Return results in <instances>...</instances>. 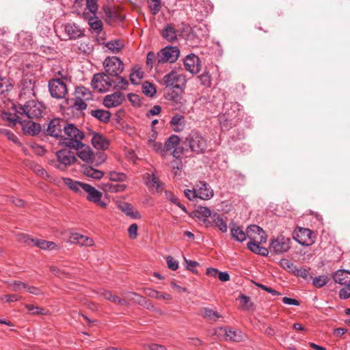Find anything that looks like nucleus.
<instances>
[{
  "label": "nucleus",
  "mask_w": 350,
  "mask_h": 350,
  "mask_svg": "<svg viewBox=\"0 0 350 350\" xmlns=\"http://www.w3.org/2000/svg\"><path fill=\"white\" fill-rule=\"evenodd\" d=\"M44 109V105L35 100H28L24 105H18L15 106V111L17 113L25 115L31 119L42 117Z\"/></svg>",
  "instance_id": "nucleus-1"
},
{
  "label": "nucleus",
  "mask_w": 350,
  "mask_h": 350,
  "mask_svg": "<svg viewBox=\"0 0 350 350\" xmlns=\"http://www.w3.org/2000/svg\"><path fill=\"white\" fill-rule=\"evenodd\" d=\"M187 143L191 151L199 154L205 152L207 148V142L202 135L196 131H192L186 137Z\"/></svg>",
  "instance_id": "nucleus-2"
},
{
  "label": "nucleus",
  "mask_w": 350,
  "mask_h": 350,
  "mask_svg": "<svg viewBox=\"0 0 350 350\" xmlns=\"http://www.w3.org/2000/svg\"><path fill=\"white\" fill-rule=\"evenodd\" d=\"M63 137L66 141L64 142L66 146L68 148L74 147L75 142H81L84 138V135L76 126L73 124L68 123L65 121L63 130Z\"/></svg>",
  "instance_id": "nucleus-3"
},
{
  "label": "nucleus",
  "mask_w": 350,
  "mask_h": 350,
  "mask_svg": "<svg viewBox=\"0 0 350 350\" xmlns=\"http://www.w3.org/2000/svg\"><path fill=\"white\" fill-rule=\"evenodd\" d=\"M336 283L343 286L339 291V297L347 299L350 297V272L346 270H338L333 275Z\"/></svg>",
  "instance_id": "nucleus-4"
},
{
  "label": "nucleus",
  "mask_w": 350,
  "mask_h": 350,
  "mask_svg": "<svg viewBox=\"0 0 350 350\" xmlns=\"http://www.w3.org/2000/svg\"><path fill=\"white\" fill-rule=\"evenodd\" d=\"M186 84L185 77L177 71L172 70L163 78V85L166 88L180 90V92Z\"/></svg>",
  "instance_id": "nucleus-5"
},
{
  "label": "nucleus",
  "mask_w": 350,
  "mask_h": 350,
  "mask_svg": "<svg viewBox=\"0 0 350 350\" xmlns=\"http://www.w3.org/2000/svg\"><path fill=\"white\" fill-rule=\"evenodd\" d=\"M49 90L51 96L57 99L66 97L68 93L66 84L62 79H52L49 81Z\"/></svg>",
  "instance_id": "nucleus-6"
},
{
  "label": "nucleus",
  "mask_w": 350,
  "mask_h": 350,
  "mask_svg": "<svg viewBox=\"0 0 350 350\" xmlns=\"http://www.w3.org/2000/svg\"><path fill=\"white\" fill-rule=\"evenodd\" d=\"M179 55L180 50L177 46H167L157 53V61L158 64L174 63Z\"/></svg>",
  "instance_id": "nucleus-7"
},
{
  "label": "nucleus",
  "mask_w": 350,
  "mask_h": 350,
  "mask_svg": "<svg viewBox=\"0 0 350 350\" xmlns=\"http://www.w3.org/2000/svg\"><path fill=\"white\" fill-rule=\"evenodd\" d=\"M56 157L57 163L55 166L61 170H64L66 167L70 166L77 161L75 153L68 149H62L57 151Z\"/></svg>",
  "instance_id": "nucleus-8"
},
{
  "label": "nucleus",
  "mask_w": 350,
  "mask_h": 350,
  "mask_svg": "<svg viewBox=\"0 0 350 350\" xmlns=\"http://www.w3.org/2000/svg\"><path fill=\"white\" fill-rule=\"evenodd\" d=\"M92 87L98 92H105L112 86L113 82L105 73H96L91 81Z\"/></svg>",
  "instance_id": "nucleus-9"
},
{
  "label": "nucleus",
  "mask_w": 350,
  "mask_h": 350,
  "mask_svg": "<svg viewBox=\"0 0 350 350\" xmlns=\"http://www.w3.org/2000/svg\"><path fill=\"white\" fill-rule=\"evenodd\" d=\"M215 334L219 337H222L225 340H232L234 342H240L244 338L242 332L228 327L217 328Z\"/></svg>",
  "instance_id": "nucleus-10"
},
{
  "label": "nucleus",
  "mask_w": 350,
  "mask_h": 350,
  "mask_svg": "<svg viewBox=\"0 0 350 350\" xmlns=\"http://www.w3.org/2000/svg\"><path fill=\"white\" fill-rule=\"evenodd\" d=\"M103 65L105 72L111 76H118L124 69L122 62L117 57L106 58Z\"/></svg>",
  "instance_id": "nucleus-11"
},
{
  "label": "nucleus",
  "mask_w": 350,
  "mask_h": 350,
  "mask_svg": "<svg viewBox=\"0 0 350 350\" xmlns=\"http://www.w3.org/2000/svg\"><path fill=\"white\" fill-rule=\"evenodd\" d=\"M247 239L249 242L264 243L267 241L265 232L257 225H250L246 229Z\"/></svg>",
  "instance_id": "nucleus-12"
},
{
  "label": "nucleus",
  "mask_w": 350,
  "mask_h": 350,
  "mask_svg": "<svg viewBox=\"0 0 350 350\" xmlns=\"http://www.w3.org/2000/svg\"><path fill=\"white\" fill-rule=\"evenodd\" d=\"M290 243L291 239L289 238L280 236L271 241L269 249L271 252L276 254H283L290 249Z\"/></svg>",
  "instance_id": "nucleus-13"
},
{
  "label": "nucleus",
  "mask_w": 350,
  "mask_h": 350,
  "mask_svg": "<svg viewBox=\"0 0 350 350\" xmlns=\"http://www.w3.org/2000/svg\"><path fill=\"white\" fill-rule=\"evenodd\" d=\"M294 239L300 245L308 246L314 243L312 231L308 228H299L293 232Z\"/></svg>",
  "instance_id": "nucleus-14"
},
{
  "label": "nucleus",
  "mask_w": 350,
  "mask_h": 350,
  "mask_svg": "<svg viewBox=\"0 0 350 350\" xmlns=\"http://www.w3.org/2000/svg\"><path fill=\"white\" fill-rule=\"evenodd\" d=\"M75 146L71 148L77 151V153L78 157L88 163H93L94 156L90 147L82 142H75Z\"/></svg>",
  "instance_id": "nucleus-15"
},
{
  "label": "nucleus",
  "mask_w": 350,
  "mask_h": 350,
  "mask_svg": "<svg viewBox=\"0 0 350 350\" xmlns=\"http://www.w3.org/2000/svg\"><path fill=\"white\" fill-rule=\"evenodd\" d=\"M65 124V120L59 118L51 120L46 129L47 135L58 138L63 137V130Z\"/></svg>",
  "instance_id": "nucleus-16"
},
{
  "label": "nucleus",
  "mask_w": 350,
  "mask_h": 350,
  "mask_svg": "<svg viewBox=\"0 0 350 350\" xmlns=\"http://www.w3.org/2000/svg\"><path fill=\"white\" fill-rule=\"evenodd\" d=\"M83 191L87 193V199L90 202L97 203V204L101 207H105L106 203L101 201L103 193L96 189L94 187L86 184L84 186Z\"/></svg>",
  "instance_id": "nucleus-17"
},
{
  "label": "nucleus",
  "mask_w": 350,
  "mask_h": 350,
  "mask_svg": "<svg viewBox=\"0 0 350 350\" xmlns=\"http://www.w3.org/2000/svg\"><path fill=\"white\" fill-rule=\"evenodd\" d=\"M184 66L187 70L192 74H196L200 70V60L197 55L189 54L184 60Z\"/></svg>",
  "instance_id": "nucleus-18"
},
{
  "label": "nucleus",
  "mask_w": 350,
  "mask_h": 350,
  "mask_svg": "<svg viewBox=\"0 0 350 350\" xmlns=\"http://www.w3.org/2000/svg\"><path fill=\"white\" fill-rule=\"evenodd\" d=\"M124 99L125 98L123 93L120 92H115L111 94L105 96L103 99V105L107 108L116 107L120 105Z\"/></svg>",
  "instance_id": "nucleus-19"
},
{
  "label": "nucleus",
  "mask_w": 350,
  "mask_h": 350,
  "mask_svg": "<svg viewBox=\"0 0 350 350\" xmlns=\"http://www.w3.org/2000/svg\"><path fill=\"white\" fill-rule=\"evenodd\" d=\"M161 35L167 41L174 42L181 36V32L176 28L174 25L167 24L164 27Z\"/></svg>",
  "instance_id": "nucleus-20"
},
{
  "label": "nucleus",
  "mask_w": 350,
  "mask_h": 350,
  "mask_svg": "<svg viewBox=\"0 0 350 350\" xmlns=\"http://www.w3.org/2000/svg\"><path fill=\"white\" fill-rule=\"evenodd\" d=\"M196 187L199 198L204 200H207L213 196V190L206 182L200 181L196 185Z\"/></svg>",
  "instance_id": "nucleus-21"
},
{
  "label": "nucleus",
  "mask_w": 350,
  "mask_h": 350,
  "mask_svg": "<svg viewBox=\"0 0 350 350\" xmlns=\"http://www.w3.org/2000/svg\"><path fill=\"white\" fill-rule=\"evenodd\" d=\"M64 31L69 39L75 40L84 36V30L74 23H68L64 25Z\"/></svg>",
  "instance_id": "nucleus-22"
},
{
  "label": "nucleus",
  "mask_w": 350,
  "mask_h": 350,
  "mask_svg": "<svg viewBox=\"0 0 350 350\" xmlns=\"http://www.w3.org/2000/svg\"><path fill=\"white\" fill-rule=\"evenodd\" d=\"M224 110L227 118L232 120L239 116L241 105L237 102L225 103Z\"/></svg>",
  "instance_id": "nucleus-23"
},
{
  "label": "nucleus",
  "mask_w": 350,
  "mask_h": 350,
  "mask_svg": "<svg viewBox=\"0 0 350 350\" xmlns=\"http://www.w3.org/2000/svg\"><path fill=\"white\" fill-rule=\"evenodd\" d=\"M22 126V130L25 135L34 136L38 135L40 131V126L32 121H23L20 122Z\"/></svg>",
  "instance_id": "nucleus-24"
},
{
  "label": "nucleus",
  "mask_w": 350,
  "mask_h": 350,
  "mask_svg": "<svg viewBox=\"0 0 350 350\" xmlns=\"http://www.w3.org/2000/svg\"><path fill=\"white\" fill-rule=\"evenodd\" d=\"M145 184L150 189L154 190L158 193L161 192L163 190L161 182L154 174H146Z\"/></svg>",
  "instance_id": "nucleus-25"
},
{
  "label": "nucleus",
  "mask_w": 350,
  "mask_h": 350,
  "mask_svg": "<svg viewBox=\"0 0 350 350\" xmlns=\"http://www.w3.org/2000/svg\"><path fill=\"white\" fill-rule=\"evenodd\" d=\"M92 144L97 150H106L109 147L108 140L98 133H92Z\"/></svg>",
  "instance_id": "nucleus-26"
},
{
  "label": "nucleus",
  "mask_w": 350,
  "mask_h": 350,
  "mask_svg": "<svg viewBox=\"0 0 350 350\" xmlns=\"http://www.w3.org/2000/svg\"><path fill=\"white\" fill-rule=\"evenodd\" d=\"M62 180L64 183L73 192L78 194L83 193V188L86 183H83L78 180H72L70 178H63Z\"/></svg>",
  "instance_id": "nucleus-27"
},
{
  "label": "nucleus",
  "mask_w": 350,
  "mask_h": 350,
  "mask_svg": "<svg viewBox=\"0 0 350 350\" xmlns=\"http://www.w3.org/2000/svg\"><path fill=\"white\" fill-rule=\"evenodd\" d=\"M118 207L124 212L126 215H129L133 219H140L141 215L140 213L134 210L133 206L127 202H120L118 204Z\"/></svg>",
  "instance_id": "nucleus-28"
},
{
  "label": "nucleus",
  "mask_w": 350,
  "mask_h": 350,
  "mask_svg": "<svg viewBox=\"0 0 350 350\" xmlns=\"http://www.w3.org/2000/svg\"><path fill=\"white\" fill-rule=\"evenodd\" d=\"M100 295L103 297L106 300H108L117 305L127 306L129 304V303L126 299L120 298L117 295H113L111 292L108 291H104L101 293Z\"/></svg>",
  "instance_id": "nucleus-29"
},
{
  "label": "nucleus",
  "mask_w": 350,
  "mask_h": 350,
  "mask_svg": "<svg viewBox=\"0 0 350 350\" xmlns=\"http://www.w3.org/2000/svg\"><path fill=\"white\" fill-rule=\"evenodd\" d=\"M126 185L117 182H108L103 184V189L107 192L118 193L124 191Z\"/></svg>",
  "instance_id": "nucleus-30"
},
{
  "label": "nucleus",
  "mask_w": 350,
  "mask_h": 350,
  "mask_svg": "<svg viewBox=\"0 0 350 350\" xmlns=\"http://www.w3.org/2000/svg\"><path fill=\"white\" fill-rule=\"evenodd\" d=\"M90 114L99 121L104 123L108 122L111 118V113L109 111L104 109L91 110Z\"/></svg>",
  "instance_id": "nucleus-31"
},
{
  "label": "nucleus",
  "mask_w": 350,
  "mask_h": 350,
  "mask_svg": "<svg viewBox=\"0 0 350 350\" xmlns=\"http://www.w3.org/2000/svg\"><path fill=\"white\" fill-rule=\"evenodd\" d=\"M170 125L175 132H180L185 127L184 117L181 115L173 116L170 121Z\"/></svg>",
  "instance_id": "nucleus-32"
},
{
  "label": "nucleus",
  "mask_w": 350,
  "mask_h": 350,
  "mask_svg": "<svg viewBox=\"0 0 350 350\" xmlns=\"http://www.w3.org/2000/svg\"><path fill=\"white\" fill-rule=\"evenodd\" d=\"M144 293L148 297L155 298V299H163L166 300L172 299L171 295L168 293H163L160 291H157L156 290L148 288L144 290Z\"/></svg>",
  "instance_id": "nucleus-33"
},
{
  "label": "nucleus",
  "mask_w": 350,
  "mask_h": 350,
  "mask_svg": "<svg viewBox=\"0 0 350 350\" xmlns=\"http://www.w3.org/2000/svg\"><path fill=\"white\" fill-rule=\"evenodd\" d=\"M144 77V72L138 66H135L130 74V81L133 84H139Z\"/></svg>",
  "instance_id": "nucleus-34"
},
{
  "label": "nucleus",
  "mask_w": 350,
  "mask_h": 350,
  "mask_svg": "<svg viewBox=\"0 0 350 350\" xmlns=\"http://www.w3.org/2000/svg\"><path fill=\"white\" fill-rule=\"evenodd\" d=\"M211 219L215 225L219 229L221 232H226L228 226L226 221L217 213H213Z\"/></svg>",
  "instance_id": "nucleus-35"
},
{
  "label": "nucleus",
  "mask_w": 350,
  "mask_h": 350,
  "mask_svg": "<svg viewBox=\"0 0 350 350\" xmlns=\"http://www.w3.org/2000/svg\"><path fill=\"white\" fill-rule=\"evenodd\" d=\"M83 174L94 179H100L103 177L104 173L98 170L94 169L90 166L83 167Z\"/></svg>",
  "instance_id": "nucleus-36"
},
{
  "label": "nucleus",
  "mask_w": 350,
  "mask_h": 350,
  "mask_svg": "<svg viewBox=\"0 0 350 350\" xmlns=\"http://www.w3.org/2000/svg\"><path fill=\"white\" fill-rule=\"evenodd\" d=\"M260 244L258 243L248 242L247 246L251 252L262 256H267L269 254L268 250L265 247L260 246Z\"/></svg>",
  "instance_id": "nucleus-37"
},
{
  "label": "nucleus",
  "mask_w": 350,
  "mask_h": 350,
  "mask_svg": "<svg viewBox=\"0 0 350 350\" xmlns=\"http://www.w3.org/2000/svg\"><path fill=\"white\" fill-rule=\"evenodd\" d=\"M32 40L31 33L28 31H21L17 35L18 42L24 46L31 45L32 44Z\"/></svg>",
  "instance_id": "nucleus-38"
},
{
  "label": "nucleus",
  "mask_w": 350,
  "mask_h": 350,
  "mask_svg": "<svg viewBox=\"0 0 350 350\" xmlns=\"http://www.w3.org/2000/svg\"><path fill=\"white\" fill-rule=\"evenodd\" d=\"M33 245L42 250H57V245L53 241H47L43 239H34Z\"/></svg>",
  "instance_id": "nucleus-39"
},
{
  "label": "nucleus",
  "mask_w": 350,
  "mask_h": 350,
  "mask_svg": "<svg viewBox=\"0 0 350 350\" xmlns=\"http://www.w3.org/2000/svg\"><path fill=\"white\" fill-rule=\"evenodd\" d=\"M75 96L77 98L89 100L92 99V95L89 89L82 86L76 89Z\"/></svg>",
  "instance_id": "nucleus-40"
},
{
  "label": "nucleus",
  "mask_w": 350,
  "mask_h": 350,
  "mask_svg": "<svg viewBox=\"0 0 350 350\" xmlns=\"http://www.w3.org/2000/svg\"><path fill=\"white\" fill-rule=\"evenodd\" d=\"M231 235L233 239L239 242H243L247 239L246 232H244L240 226L231 228Z\"/></svg>",
  "instance_id": "nucleus-41"
},
{
  "label": "nucleus",
  "mask_w": 350,
  "mask_h": 350,
  "mask_svg": "<svg viewBox=\"0 0 350 350\" xmlns=\"http://www.w3.org/2000/svg\"><path fill=\"white\" fill-rule=\"evenodd\" d=\"M180 144V138L178 135H171L165 142V152L170 150H174V148L178 146Z\"/></svg>",
  "instance_id": "nucleus-42"
},
{
  "label": "nucleus",
  "mask_w": 350,
  "mask_h": 350,
  "mask_svg": "<svg viewBox=\"0 0 350 350\" xmlns=\"http://www.w3.org/2000/svg\"><path fill=\"white\" fill-rule=\"evenodd\" d=\"M1 117L10 125H15L17 122H21L20 118L16 113L4 111L1 114Z\"/></svg>",
  "instance_id": "nucleus-43"
},
{
  "label": "nucleus",
  "mask_w": 350,
  "mask_h": 350,
  "mask_svg": "<svg viewBox=\"0 0 350 350\" xmlns=\"http://www.w3.org/2000/svg\"><path fill=\"white\" fill-rule=\"evenodd\" d=\"M165 98L168 100L172 101L176 104H181L182 97L180 94L173 90L172 88L168 90L165 94Z\"/></svg>",
  "instance_id": "nucleus-44"
},
{
  "label": "nucleus",
  "mask_w": 350,
  "mask_h": 350,
  "mask_svg": "<svg viewBox=\"0 0 350 350\" xmlns=\"http://www.w3.org/2000/svg\"><path fill=\"white\" fill-rule=\"evenodd\" d=\"M212 215L211 210L206 206H199L195 211V216L199 219L211 218Z\"/></svg>",
  "instance_id": "nucleus-45"
},
{
  "label": "nucleus",
  "mask_w": 350,
  "mask_h": 350,
  "mask_svg": "<svg viewBox=\"0 0 350 350\" xmlns=\"http://www.w3.org/2000/svg\"><path fill=\"white\" fill-rule=\"evenodd\" d=\"M172 172L175 176H180V172L183 169V162L180 157L174 158L170 163Z\"/></svg>",
  "instance_id": "nucleus-46"
},
{
  "label": "nucleus",
  "mask_w": 350,
  "mask_h": 350,
  "mask_svg": "<svg viewBox=\"0 0 350 350\" xmlns=\"http://www.w3.org/2000/svg\"><path fill=\"white\" fill-rule=\"evenodd\" d=\"M142 92L147 96L152 97L156 94V88L152 83L145 81L142 84Z\"/></svg>",
  "instance_id": "nucleus-47"
},
{
  "label": "nucleus",
  "mask_w": 350,
  "mask_h": 350,
  "mask_svg": "<svg viewBox=\"0 0 350 350\" xmlns=\"http://www.w3.org/2000/svg\"><path fill=\"white\" fill-rule=\"evenodd\" d=\"M279 264L280 267H282L284 269L291 273V274H294L297 266H295L290 260L283 258L280 260Z\"/></svg>",
  "instance_id": "nucleus-48"
},
{
  "label": "nucleus",
  "mask_w": 350,
  "mask_h": 350,
  "mask_svg": "<svg viewBox=\"0 0 350 350\" xmlns=\"http://www.w3.org/2000/svg\"><path fill=\"white\" fill-rule=\"evenodd\" d=\"M329 281V278L326 275H319L312 278V284L316 288H321Z\"/></svg>",
  "instance_id": "nucleus-49"
},
{
  "label": "nucleus",
  "mask_w": 350,
  "mask_h": 350,
  "mask_svg": "<svg viewBox=\"0 0 350 350\" xmlns=\"http://www.w3.org/2000/svg\"><path fill=\"white\" fill-rule=\"evenodd\" d=\"M106 47L113 53H118L123 47L122 43L117 40L110 41L106 44Z\"/></svg>",
  "instance_id": "nucleus-50"
},
{
  "label": "nucleus",
  "mask_w": 350,
  "mask_h": 350,
  "mask_svg": "<svg viewBox=\"0 0 350 350\" xmlns=\"http://www.w3.org/2000/svg\"><path fill=\"white\" fill-rule=\"evenodd\" d=\"M90 26L97 33H99L103 29V23L96 16L92 17L88 22Z\"/></svg>",
  "instance_id": "nucleus-51"
},
{
  "label": "nucleus",
  "mask_w": 350,
  "mask_h": 350,
  "mask_svg": "<svg viewBox=\"0 0 350 350\" xmlns=\"http://www.w3.org/2000/svg\"><path fill=\"white\" fill-rule=\"evenodd\" d=\"M0 133L5 135L8 138V139L12 142L13 143L21 145V143L17 136L10 130L6 129H0Z\"/></svg>",
  "instance_id": "nucleus-52"
},
{
  "label": "nucleus",
  "mask_w": 350,
  "mask_h": 350,
  "mask_svg": "<svg viewBox=\"0 0 350 350\" xmlns=\"http://www.w3.org/2000/svg\"><path fill=\"white\" fill-rule=\"evenodd\" d=\"M293 275L297 277H301V278H304V280H308L309 278H312V275L309 273V270L304 267L298 268L297 267Z\"/></svg>",
  "instance_id": "nucleus-53"
},
{
  "label": "nucleus",
  "mask_w": 350,
  "mask_h": 350,
  "mask_svg": "<svg viewBox=\"0 0 350 350\" xmlns=\"http://www.w3.org/2000/svg\"><path fill=\"white\" fill-rule=\"evenodd\" d=\"M126 178V176L123 173L111 172L109 174V179L111 182H123Z\"/></svg>",
  "instance_id": "nucleus-54"
},
{
  "label": "nucleus",
  "mask_w": 350,
  "mask_h": 350,
  "mask_svg": "<svg viewBox=\"0 0 350 350\" xmlns=\"http://www.w3.org/2000/svg\"><path fill=\"white\" fill-rule=\"evenodd\" d=\"M148 3L152 14H156L160 11L161 0H148Z\"/></svg>",
  "instance_id": "nucleus-55"
},
{
  "label": "nucleus",
  "mask_w": 350,
  "mask_h": 350,
  "mask_svg": "<svg viewBox=\"0 0 350 350\" xmlns=\"http://www.w3.org/2000/svg\"><path fill=\"white\" fill-rule=\"evenodd\" d=\"M200 83L206 87H209L211 84V77L208 72L204 71L198 77Z\"/></svg>",
  "instance_id": "nucleus-56"
},
{
  "label": "nucleus",
  "mask_w": 350,
  "mask_h": 350,
  "mask_svg": "<svg viewBox=\"0 0 350 350\" xmlns=\"http://www.w3.org/2000/svg\"><path fill=\"white\" fill-rule=\"evenodd\" d=\"M204 317L211 321H216L221 317V315L217 312L210 308H204Z\"/></svg>",
  "instance_id": "nucleus-57"
},
{
  "label": "nucleus",
  "mask_w": 350,
  "mask_h": 350,
  "mask_svg": "<svg viewBox=\"0 0 350 350\" xmlns=\"http://www.w3.org/2000/svg\"><path fill=\"white\" fill-rule=\"evenodd\" d=\"M239 300L242 308L245 310H250L253 306V304L250 301V298L245 295H240Z\"/></svg>",
  "instance_id": "nucleus-58"
},
{
  "label": "nucleus",
  "mask_w": 350,
  "mask_h": 350,
  "mask_svg": "<svg viewBox=\"0 0 350 350\" xmlns=\"http://www.w3.org/2000/svg\"><path fill=\"white\" fill-rule=\"evenodd\" d=\"M166 196H167V198L172 202L174 203V204H176V206H178L179 208H180L185 213H187V210L186 208V207L182 204L179 200L176 197L174 196L172 193H167L166 192Z\"/></svg>",
  "instance_id": "nucleus-59"
},
{
  "label": "nucleus",
  "mask_w": 350,
  "mask_h": 350,
  "mask_svg": "<svg viewBox=\"0 0 350 350\" xmlns=\"http://www.w3.org/2000/svg\"><path fill=\"white\" fill-rule=\"evenodd\" d=\"M25 307L28 310L29 312L31 314H46L44 308H40L38 306H35L31 304H27V305H25Z\"/></svg>",
  "instance_id": "nucleus-60"
},
{
  "label": "nucleus",
  "mask_w": 350,
  "mask_h": 350,
  "mask_svg": "<svg viewBox=\"0 0 350 350\" xmlns=\"http://www.w3.org/2000/svg\"><path fill=\"white\" fill-rule=\"evenodd\" d=\"M129 295H130L129 298L131 300H133L135 303L142 306V304H145V297L133 292L128 293Z\"/></svg>",
  "instance_id": "nucleus-61"
},
{
  "label": "nucleus",
  "mask_w": 350,
  "mask_h": 350,
  "mask_svg": "<svg viewBox=\"0 0 350 350\" xmlns=\"http://www.w3.org/2000/svg\"><path fill=\"white\" fill-rule=\"evenodd\" d=\"M86 8L94 15L98 10L97 0H86Z\"/></svg>",
  "instance_id": "nucleus-62"
},
{
  "label": "nucleus",
  "mask_w": 350,
  "mask_h": 350,
  "mask_svg": "<svg viewBox=\"0 0 350 350\" xmlns=\"http://www.w3.org/2000/svg\"><path fill=\"white\" fill-rule=\"evenodd\" d=\"M129 85L128 81L124 77H119L117 79V82L114 84L113 87L116 89L125 90Z\"/></svg>",
  "instance_id": "nucleus-63"
},
{
  "label": "nucleus",
  "mask_w": 350,
  "mask_h": 350,
  "mask_svg": "<svg viewBox=\"0 0 350 350\" xmlns=\"http://www.w3.org/2000/svg\"><path fill=\"white\" fill-rule=\"evenodd\" d=\"M34 239H35L31 238L28 234H23V233L17 234V241L21 243H25L27 244H30V243L33 244Z\"/></svg>",
  "instance_id": "nucleus-64"
}]
</instances>
